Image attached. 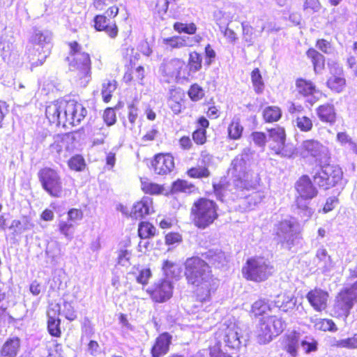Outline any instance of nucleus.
<instances>
[{
  "instance_id": "obj_28",
  "label": "nucleus",
  "mask_w": 357,
  "mask_h": 357,
  "mask_svg": "<svg viewBox=\"0 0 357 357\" xmlns=\"http://www.w3.org/2000/svg\"><path fill=\"white\" fill-rule=\"evenodd\" d=\"M274 304L282 312H290L296 308V301L294 296L286 292H281L277 295Z\"/></svg>"
},
{
  "instance_id": "obj_56",
  "label": "nucleus",
  "mask_w": 357,
  "mask_h": 357,
  "mask_svg": "<svg viewBox=\"0 0 357 357\" xmlns=\"http://www.w3.org/2000/svg\"><path fill=\"white\" fill-rule=\"evenodd\" d=\"M294 227V222L289 220H283L277 225L276 235L279 237L284 236L287 233L291 231Z\"/></svg>"
},
{
  "instance_id": "obj_21",
  "label": "nucleus",
  "mask_w": 357,
  "mask_h": 357,
  "mask_svg": "<svg viewBox=\"0 0 357 357\" xmlns=\"http://www.w3.org/2000/svg\"><path fill=\"white\" fill-rule=\"evenodd\" d=\"M300 342V333L296 331H292L284 335L282 344V349L291 357H297Z\"/></svg>"
},
{
  "instance_id": "obj_29",
  "label": "nucleus",
  "mask_w": 357,
  "mask_h": 357,
  "mask_svg": "<svg viewBox=\"0 0 357 357\" xmlns=\"http://www.w3.org/2000/svg\"><path fill=\"white\" fill-rule=\"evenodd\" d=\"M295 86L298 94L304 98L313 96L318 91L316 84L312 81L303 77L296 79Z\"/></svg>"
},
{
  "instance_id": "obj_61",
  "label": "nucleus",
  "mask_w": 357,
  "mask_h": 357,
  "mask_svg": "<svg viewBox=\"0 0 357 357\" xmlns=\"http://www.w3.org/2000/svg\"><path fill=\"white\" fill-rule=\"evenodd\" d=\"M103 120L109 126L115 124L116 122V115L114 108L107 107L105 109L103 113Z\"/></svg>"
},
{
  "instance_id": "obj_50",
  "label": "nucleus",
  "mask_w": 357,
  "mask_h": 357,
  "mask_svg": "<svg viewBox=\"0 0 357 357\" xmlns=\"http://www.w3.org/2000/svg\"><path fill=\"white\" fill-rule=\"evenodd\" d=\"M173 28L178 33H184L189 35L195 34L197 30V26L194 22L187 24L176 22L173 24Z\"/></svg>"
},
{
  "instance_id": "obj_26",
  "label": "nucleus",
  "mask_w": 357,
  "mask_h": 357,
  "mask_svg": "<svg viewBox=\"0 0 357 357\" xmlns=\"http://www.w3.org/2000/svg\"><path fill=\"white\" fill-rule=\"evenodd\" d=\"M72 139L69 133L56 135L53 142L50 145L51 153L59 155L63 151H70Z\"/></svg>"
},
{
  "instance_id": "obj_10",
  "label": "nucleus",
  "mask_w": 357,
  "mask_h": 357,
  "mask_svg": "<svg viewBox=\"0 0 357 357\" xmlns=\"http://www.w3.org/2000/svg\"><path fill=\"white\" fill-rule=\"evenodd\" d=\"M307 174H303L298 178L294 183V190L296 192V202L298 204L302 201H309L317 197L319 190Z\"/></svg>"
},
{
  "instance_id": "obj_18",
  "label": "nucleus",
  "mask_w": 357,
  "mask_h": 357,
  "mask_svg": "<svg viewBox=\"0 0 357 357\" xmlns=\"http://www.w3.org/2000/svg\"><path fill=\"white\" fill-rule=\"evenodd\" d=\"M324 149L328 151L318 139H307L302 142L300 146V153L303 158L317 160L321 156Z\"/></svg>"
},
{
  "instance_id": "obj_55",
  "label": "nucleus",
  "mask_w": 357,
  "mask_h": 357,
  "mask_svg": "<svg viewBox=\"0 0 357 357\" xmlns=\"http://www.w3.org/2000/svg\"><path fill=\"white\" fill-rule=\"evenodd\" d=\"M163 43L171 48H180L185 45V40L183 36H174L164 38Z\"/></svg>"
},
{
  "instance_id": "obj_45",
  "label": "nucleus",
  "mask_w": 357,
  "mask_h": 357,
  "mask_svg": "<svg viewBox=\"0 0 357 357\" xmlns=\"http://www.w3.org/2000/svg\"><path fill=\"white\" fill-rule=\"evenodd\" d=\"M162 271L166 276L171 278H178L181 273L180 268L177 264L168 259L163 261Z\"/></svg>"
},
{
  "instance_id": "obj_46",
  "label": "nucleus",
  "mask_w": 357,
  "mask_h": 357,
  "mask_svg": "<svg viewBox=\"0 0 357 357\" xmlns=\"http://www.w3.org/2000/svg\"><path fill=\"white\" fill-rule=\"evenodd\" d=\"M187 94L191 101L196 102L205 97V91L199 84L193 83L189 86Z\"/></svg>"
},
{
  "instance_id": "obj_17",
  "label": "nucleus",
  "mask_w": 357,
  "mask_h": 357,
  "mask_svg": "<svg viewBox=\"0 0 357 357\" xmlns=\"http://www.w3.org/2000/svg\"><path fill=\"white\" fill-rule=\"evenodd\" d=\"M172 335L168 332L160 333L155 339L151 349V357H164L170 351Z\"/></svg>"
},
{
  "instance_id": "obj_36",
  "label": "nucleus",
  "mask_w": 357,
  "mask_h": 357,
  "mask_svg": "<svg viewBox=\"0 0 357 357\" xmlns=\"http://www.w3.org/2000/svg\"><path fill=\"white\" fill-rule=\"evenodd\" d=\"M185 175L191 179L202 180L209 178L211 172L208 165H195L187 169Z\"/></svg>"
},
{
  "instance_id": "obj_49",
  "label": "nucleus",
  "mask_w": 357,
  "mask_h": 357,
  "mask_svg": "<svg viewBox=\"0 0 357 357\" xmlns=\"http://www.w3.org/2000/svg\"><path fill=\"white\" fill-rule=\"evenodd\" d=\"M144 67L139 66L135 69V75H132V71H126L123 76V80L126 83H129L132 81L141 82L144 78Z\"/></svg>"
},
{
  "instance_id": "obj_2",
  "label": "nucleus",
  "mask_w": 357,
  "mask_h": 357,
  "mask_svg": "<svg viewBox=\"0 0 357 357\" xmlns=\"http://www.w3.org/2000/svg\"><path fill=\"white\" fill-rule=\"evenodd\" d=\"M87 110L79 101L60 98L50 102L45 108V117L50 124L56 127H74L85 119Z\"/></svg>"
},
{
  "instance_id": "obj_22",
  "label": "nucleus",
  "mask_w": 357,
  "mask_h": 357,
  "mask_svg": "<svg viewBox=\"0 0 357 357\" xmlns=\"http://www.w3.org/2000/svg\"><path fill=\"white\" fill-rule=\"evenodd\" d=\"M316 114L319 121L324 123L333 125L337 121V112L333 104L326 102L316 108Z\"/></svg>"
},
{
  "instance_id": "obj_63",
  "label": "nucleus",
  "mask_w": 357,
  "mask_h": 357,
  "mask_svg": "<svg viewBox=\"0 0 357 357\" xmlns=\"http://www.w3.org/2000/svg\"><path fill=\"white\" fill-rule=\"evenodd\" d=\"M182 240V236L178 232L171 231L167 233L165 236V243L167 245L180 243Z\"/></svg>"
},
{
  "instance_id": "obj_60",
  "label": "nucleus",
  "mask_w": 357,
  "mask_h": 357,
  "mask_svg": "<svg viewBox=\"0 0 357 357\" xmlns=\"http://www.w3.org/2000/svg\"><path fill=\"white\" fill-rule=\"evenodd\" d=\"M242 33L243 40L248 43V45H251L253 43L252 36H253V27L245 22L241 23Z\"/></svg>"
},
{
  "instance_id": "obj_9",
  "label": "nucleus",
  "mask_w": 357,
  "mask_h": 357,
  "mask_svg": "<svg viewBox=\"0 0 357 357\" xmlns=\"http://www.w3.org/2000/svg\"><path fill=\"white\" fill-rule=\"evenodd\" d=\"M314 169L312 180L320 188L325 190L336 186L342 180L343 172L337 165L319 164Z\"/></svg>"
},
{
  "instance_id": "obj_62",
  "label": "nucleus",
  "mask_w": 357,
  "mask_h": 357,
  "mask_svg": "<svg viewBox=\"0 0 357 357\" xmlns=\"http://www.w3.org/2000/svg\"><path fill=\"white\" fill-rule=\"evenodd\" d=\"M228 186V183L218 182L212 183V190L213 194L219 199H222L224 197V192Z\"/></svg>"
},
{
  "instance_id": "obj_6",
  "label": "nucleus",
  "mask_w": 357,
  "mask_h": 357,
  "mask_svg": "<svg viewBox=\"0 0 357 357\" xmlns=\"http://www.w3.org/2000/svg\"><path fill=\"white\" fill-rule=\"evenodd\" d=\"M68 56L66 60L71 70L79 79L89 77L91 74V59L88 52L82 51V45L76 40L68 43Z\"/></svg>"
},
{
  "instance_id": "obj_8",
  "label": "nucleus",
  "mask_w": 357,
  "mask_h": 357,
  "mask_svg": "<svg viewBox=\"0 0 357 357\" xmlns=\"http://www.w3.org/2000/svg\"><path fill=\"white\" fill-rule=\"evenodd\" d=\"M37 176L43 190L51 197L60 198L66 194L60 172L50 167L40 168Z\"/></svg>"
},
{
  "instance_id": "obj_39",
  "label": "nucleus",
  "mask_w": 357,
  "mask_h": 357,
  "mask_svg": "<svg viewBox=\"0 0 357 357\" xmlns=\"http://www.w3.org/2000/svg\"><path fill=\"white\" fill-rule=\"evenodd\" d=\"M262 116L266 123L277 122L282 117V110L278 106H268L263 110Z\"/></svg>"
},
{
  "instance_id": "obj_40",
  "label": "nucleus",
  "mask_w": 357,
  "mask_h": 357,
  "mask_svg": "<svg viewBox=\"0 0 357 357\" xmlns=\"http://www.w3.org/2000/svg\"><path fill=\"white\" fill-rule=\"evenodd\" d=\"M250 79L255 92L257 94H261L264 91L265 83L261 71L258 68H255L252 70Z\"/></svg>"
},
{
  "instance_id": "obj_23",
  "label": "nucleus",
  "mask_w": 357,
  "mask_h": 357,
  "mask_svg": "<svg viewBox=\"0 0 357 357\" xmlns=\"http://www.w3.org/2000/svg\"><path fill=\"white\" fill-rule=\"evenodd\" d=\"M185 96L182 90L174 88L169 91L167 105L174 114H178L185 109Z\"/></svg>"
},
{
  "instance_id": "obj_11",
  "label": "nucleus",
  "mask_w": 357,
  "mask_h": 357,
  "mask_svg": "<svg viewBox=\"0 0 357 357\" xmlns=\"http://www.w3.org/2000/svg\"><path fill=\"white\" fill-rule=\"evenodd\" d=\"M329 76L326 80V86L335 93H340L347 86L343 66L337 61H332L328 64Z\"/></svg>"
},
{
  "instance_id": "obj_27",
  "label": "nucleus",
  "mask_w": 357,
  "mask_h": 357,
  "mask_svg": "<svg viewBox=\"0 0 357 357\" xmlns=\"http://www.w3.org/2000/svg\"><path fill=\"white\" fill-rule=\"evenodd\" d=\"M128 108L127 120L123 121L124 127L134 132L140 131L141 123L143 120L138 116V108L134 103H130Z\"/></svg>"
},
{
  "instance_id": "obj_31",
  "label": "nucleus",
  "mask_w": 357,
  "mask_h": 357,
  "mask_svg": "<svg viewBox=\"0 0 357 357\" xmlns=\"http://www.w3.org/2000/svg\"><path fill=\"white\" fill-rule=\"evenodd\" d=\"M224 341L226 344L232 349H238L241 346L240 337L238 328L234 324L227 325L224 328Z\"/></svg>"
},
{
  "instance_id": "obj_1",
  "label": "nucleus",
  "mask_w": 357,
  "mask_h": 357,
  "mask_svg": "<svg viewBox=\"0 0 357 357\" xmlns=\"http://www.w3.org/2000/svg\"><path fill=\"white\" fill-rule=\"evenodd\" d=\"M202 256L193 255L183 262V275L186 284L192 287V297L195 302L205 303L219 287L220 280L213 274L211 268H220L228 262L226 253L218 249H210Z\"/></svg>"
},
{
  "instance_id": "obj_30",
  "label": "nucleus",
  "mask_w": 357,
  "mask_h": 357,
  "mask_svg": "<svg viewBox=\"0 0 357 357\" xmlns=\"http://www.w3.org/2000/svg\"><path fill=\"white\" fill-rule=\"evenodd\" d=\"M197 190V187L193 183L184 178L176 179L172 183L170 186V192L172 194L184 193L191 195Z\"/></svg>"
},
{
  "instance_id": "obj_13",
  "label": "nucleus",
  "mask_w": 357,
  "mask_h": 357,
  "mask_svg": "<svg viewBox=\"0 0 357 357\" xmlns=\"http://www.w3.org/2000/svg\"><path fill=\"white\" fill-rule=\"evenodd\" d=\"M354 303L355 301L347 294V292L341 289L335 298L333 316L337 319H346L349 316Z\"/></svg>"
},
{
  "instance_id": "obj_51",
  "label": "nucleus",
  "mask_w": 357,
  "mask_h": 357,
  "mask_svg": "<svg viewBox=\"0 0 357 357\" xmlns=\"http://www.w3.org/2000/svg\"><path fill=\"white\" fill-rule=\"evenodd\" d=\"M296 126L297 128L303 132H309L314 127L312 120L305 115L296 117Z\"/></svg>"
},
{
  "instance_id": "obj_15",
  "label": "nucleus",
  "mask_w": 357,
  "mask_h": 357,
  "mask_svg": "<svg viewBox=\"0 0 357 357\" xmlns=\"http://www.w3.org/2000/svg\"><path fill=\"white\" fill-rule=\"evenodd\" d=\"M306 298L314 311L321 312L328 307L329 294L321 288L315 287L307 293Z\"/></svg>"
},
{
  "instance_id": "obj_44",
  "label": "nucleus",
  "mask_w": 357,
  "mask_h": 357,
  "mask_svg": "<svg viewBox=\"0 0 357 357\" xmlns=\"http://www.w3.org/2000/svg\"><path fill=\"white\" fill-rule=\"evenodd\" d=\"M34 227L31 218L29 215H23L22 220H13L9 228L10 229L18 230L19 231H24L32 229Z\"/></svg>"
},
{
  "instance_id": "obj_53",
  "label": "nucleus",
  "mask_w": 357,
  "mask_h": 357,
  "mask_svg": "<svg viewBox=\"0 0 357 357\" xmlns=\"http://www.w3.org/2000/svg\"><path fill=\"white\" fill-rule=\"evenodd\" d=\"M337 348H345L348 349H357V333L345 339L340 340L335 344Z\"/></svg>"
},
{
  "instance_id": "obj_3",
  "label": "nucleus",
  "mask_w": 357,
  "mask_h": 357,
  "mask_svg": "<svg viewBox=\"0 0 357 357\" xmlns=\"http://www.w3.org/2000/svg\"><path fill=\"white\" fill-rule=\"evenodd\" d=\"M271 311V305L264 298L257 300L251 305L250 314L259 318L256 337L260 344L270 342L284 331V321L275 315H270Z\"/></svg>"
},
{
  "instance_id": "obj_54",
  "label": "nucleus",
  "mask_w": 357,
  "mask_h": 357,
  "mask_svg": "<svg viewBox=\"0 0 357 357\" xmlns=\"http://www.w3.org/2000/svg\"><path fill=\"white\" fill-rule=\"evenodd\" d=\"M208 351L209 357H232L230 354L222 351V344L218 340L209 344Z\"/></svg>"
},
{
  "instance_id": "obj_32",
  "label": "nucleus",
  "mask_w": 357,
  "mask_h": 357,
  "mask_svg": "<svg viewBox=\"0 0 357 357\" xmlns=\"http://www.w3.org/2000/svg\"><path fill=\"white\" fill-rule=\"evenodd\" d=\"M306 56L310 60L313 70L316 73L323 70L325 68V56L314 47H310L306 51Z\"/></svg>"
},
{
  "instance_id": "obj_42",
  "label": "nucleus",
  "mask_w": 357,
  "mask_h": 357,
  "mask_svg": "<svg viewBox=\"0 0 357 357\" xmlns=\"http://www.w3.org/2000/svg\"><path fill=\"white\" fill-rule=\"evenodd\" d=\"M189 73H195L202 68V56L197 52H192L189 54L187 64Z\"/></svg>"
},
{
  "instance_id": "obj_7",
  "label": "nucleus",
  "mask_w": 357,
  "mask_h": 357,
  "mask_svg": "<svg viewBox=\"0 0 357 357\" xmlns=\"http://www.w3.org/2000/svg\"><path fill=\"white\" fill-rule=\"evenodd\" d=\"M274 267L262 256L249 257L241 268L243 277L248 281L260 283L273 275Z\"/></svg>"
},
{
  "instance_id": "obj_59",
  "label": "nucleus",
  "mask_w": 357,
  "mask_h": 357,
  "mask_svg": "<svg viewBox=\"0 0 357 357\" xmlns=\"http://www.w3.org/2000/svg\"><path fill=\"white\" fill-rule=\"evenodd\" d=\"M59 231L65 237L71 239L73 234V225L66 221H60L58 225Z\"/></svg>"
},
{
  "instance_id": "obj_34",
  "label": "nucleus",
  "mask_w": 357,
  "mask_h": 357,
  "mask_svg": "<svg viewBox=\"0 0 357 357\" xmlns=\"http://www.w3.org/2000/svg\"><path fill=\"white\" fill-rule=\"evenodd\" d=\"M244 127L239 118L234 117L228 124L227 138L230 140H238L243 134Z\"/></svg>"
},
{
  "instance_id": "obj_41",
  "label": "nucleus",
  "mask_w": 357,
  "mask_h": 357,
  "mask_svg": "<svg viewBox=\"0 0 357 357\" xmlns=\"http://www.w3.org/2000/svg\"><path fill=\"white\" fill-rule=\"evenodd\" d=\"M68 168L73 172H81L86 168V162L81 154L72 155L67 161Z\"/></svg>"
},
{
  "instance_id": "obj_48",
  "label": "nucleus",
  "mask_w": 357,
  "mask_h": 357,
  "mask_svg": "<svg viewBox=\"0 0 357 357\" xmlns=\"http://www.w3.org/2000/svg\"><path fill=\"white\" fill-rule=\"evenodd\" d=\"M314 327L316 329L323 332H336L337 331V327L335 322L332 319L327 318L318 319L314 324Z\"/></svg>"
},
{
  "instance_id": "obj_64",
  "label": "nucleus",
  "mask_w": 357,
  "mask_h": 357,
  "mask_svg": "<svg viewBox=\"0 0 357 357\" xmlns=\"http://www.w3.org/2000/svg\"><path fill=\"white\" fill-rule=\"evenodd\" d=\"M159 135V130L158 128L153 126L150 130H147L146 132L142 137L141 139L144 143H149L156 139Z\"/></svg>"
},
{
  "instance_id": "obj_47",
  "label": "nucleus",
  "mask_w": 357,
  "mask_h": 357,
  "mask_svg": "<svg viewBox=\"0 0 357 357\" xmlns=\"http://www.w3.org/2000/svg\"><path fill=\"white\" fill-rule=\"evenodd\" d=\"M117 88V82L116 79L107 80L102 84L101 96L105 102H109L112 97L113 92Z\"/></svg>"
},
{
  "instance_id": "obj_57",
  "label": "nucleus",
  "mask_w": 357,
  "mask_h": 357,
  "mask_svg": "<svg viewBox=\"0 0 357 357\" xmlns=\"http://www.w3.org/2000/svg\"><path fill=\"white\" fill-rule=\"evenodd\" d=\"M151 276L152 273L151 269L149 268H145L138 271V274L136 275L135 279L137 283L145 286L149 283Z\"/></svg>"
},
{
  "instance_id": "obj_33",
  "label": "nucleus",
  "mask_w": 357,
  "mask_h": 357,
  "mask_svg": "<svg viewBox=\"0 0 357 357\" xmlns=\"http://www.w3.org/2000/svg\"><path fill=\"white\" fill-rule=\"evenodd\" d=\"M33 48H29L28 50V59L31 64V70L41 66L45 62L46 59L49 56L50 50L48 49H37L36 52L33 53Z\"/></svg>"
},
{
  "instance_id": "obj_16",
  "label": "nucleus",
  "mask_w": 357,
  "mask_h": 357,
  "mask_svg": "<svg viewBox=\"0 0 357 357\" xmlns=\"http://www.w3.org/2000/svg\"><path fill=\"white\" fill-rule=\"evenodd\" d=\"M268 142L270 149L275 153L279 154L284 150L286 142V131L284 127L276 126L268 129Z\"/></svg>"
},
{
  "instance_id": "obj_35",
  "label": "nucleus",
  "mask_w": 357,
  "mask_h": 357,
  "mask_svg": "<svg viewBox=\"0 0 357 357\" xmlns=\"http://www.w3.org/2000/svg\"><path fill=\"white\" fill-rule=\"evenodd\" d=\"M141 190L144 194L151 195H160L163 194L165 187L150 181L148 178H140Z\"/></svg>"
},
{
  "instance_id": "obj_52",
  "label": "nucleus",
  "mask_w": 357,
  "mask_h": 357,
  "mask_svg": "<svg viewBox=\"0 0 357 357\" xmlns=\"http://www.w3.org/2000/svg\"><path fill=\"white\" fill-rule=\"evenodd\" d=\"M183 64V62L181 59H173L169 61L165 62L162 64V66L164 68V70L166 72L167 74L178 75L179 74L178 69L181 67V66Z\"/></svg>"
},
{
  "instance_id": "obj_37",
  "label": "nucleus",
  "mask_w": 357,
  "mask_h": 357,
  "mask_svg": "<svg viewBox=\"0 0 357 357\" xmlns=\"http://www.w3.org/2000/svg\"><path fill=\"white\" fill-rule=\"evenodd\" d=\"M50 310L47 312V329L49 334L54 337L59 338L61 337L62 331L61 328V319L50 314Z\"/></svg>"
},
{
  "instance_id": "obj_12",
  "label": "nucleus",
  "mask_w": 357,
  "mask_h": 357,
  "mask_svg": "<svg viewBox=\"0 0 357 357\" xmlns=\"http://www.w3.org/2000/svg\"><path fill=\"white\" fill-rule=\"evenodd\" d=\"M174 285L166 279H161L146 289V292L154 303H162L169 300L173 296Z\"/></svg>"
},
{
  "instance_id": "obj_19",
  "label": "nucleus",
  "mask_w": 357,
  "mask_h": 357,
  "mask_svg": "<svg viewBox=\"0 0 357 357\" xmlns=\"http://www.w3.org/2000/svg\"><path fill=\"white\" fill-rule=\"evenodd\" d=\"M154 212L153 199L149 197L144 196L139 200L134 203L130 213V216L136 220L142 219Z\"/></svg>"
},
{
  "instance_id": "obj_4",
  "label": "nucleus",
  "mask_w": 357,
  "mask_h": 357,
  "mask_svg": "<svg viewBox=\"0 0 357 357\" xmlns=\"http://www.w3.org/2000/svg\"><path fill=\"white\" fill-rule=\"evenodd\" d=\"M189 215L193 226L197 229L204 230L218 220L219 206L212 199L199 197L192 203Z\"/></svg>"
},
{
  "instance_id": "obj_43",
  "label": "nucleus",
  "mask_w": 357,
  "mask_h": 357,
  "mask_svg": "<svg viewBox=\"0 0 357 357\" xmlns=\"http://www.w3.org/2000/svg\"><path fill=\"white\" fill-rule=\"evenodd\" d=\"M29 43V48H33V53L31 54L34 56L37 49H47L46 46L48 43L47 37L43 33H35L31 36Z\"/></svg>"
},
{
  "instance_id": "obj_20",
  "label": "nucleus",
  "mask_w": 357,
  "mask_h": 357,
  "mask_svg": "<svg viewBox=\"0 0 357 357\" xmlns=\"http://www.w3.org/2000/svg\"><path fill=\"white\" fill-rule=\"evenodd\" d=\"M197 128L192 133V139L197 146H203L207 142V129L210 123L204 116H199L196 120Z\"/></svg>"
},
{
  "instance_id": "obj_24",
  "label": "nucleus",
  "mask_w": 357,
  "mask_h": 357,
  "mask_svg": "<svg viewBox=\"0 0 357 357\" xmlns=\"http://www.w3.org/2000/svg\"><path fill=\"white\" fill-rule=\"evenodd\" d=\"M22 348V340L19 337H10L0 348V357H17Z\"/></svg>"
},
{
  "instance_id": "obj_5",
  "label": "nucleus",
  "mask_w": 357,
  "mask_h": 357,
  "mask_svg": "<svg viewBox=\"0 0 357 357\" xmlns=\"http://www.w3.org/2000/svg\"><path fill=\"white\" fill-rule=\"evenodd\" d=\"M249 167L248 159L245 155H238L231 160L229 172L237 190H253L259 185V176L254 174Z\"/></svg>"
},
{
  "instance_id": "obj_14",
  "label": "nucleus",
  "mask_w": 357,
  "mask_h": 357,
  "mask_svg": "<svg viewBox=\"0 0 357 357\" xmlns=\"http://www.w3.org/2000/svg\"><path fill=\"white\" fill-rule=\"evenodd\" d=\"M151 165L157 175H167L175 169L174 157L171 153H158L153 157Z\"/></svg>"
},
{
  "instance_id": "obj_38",
  "label": "nucleus",
  "mask_w": 357,
  "mask_h": 357,
  "mask_svg": "<svg viewBox=\"0 0 357 357\" xmlns=\"http://www.w3.org/2000/svg\"><path fill=\"white\" fill-rule=\"evenodd\" d=\"M157 234L155 227L149 221H142L138 225L137 235L141 239L151 238Z\"/></svg>"
},
{
  "instance_id": "obj_58",
  "label": "nucleus",
  "mask_w": 357,
  "mask_h": 357,
  "mask_svg": "<svg viewBox=\"0 0 357 357\" xmlns=\"http://www.w3.org/2000/svg\"><path fill=\"white\" fill-rule=\"evenodd\" d=\"M101 29H100V32H105L111 39H116L119 36V26L114 20H113V22L109 25H105Z\"/></svg>"
},
{
  "instance_id": "obj_25",
  "label": "nucleus",
  "mask_w": 357,
  "mask_h": 357,
  "mask_svg": "<svg viewBox=\"0 0 357 357\" xmlns=\"http://www.w3.org/2000/svg\"><path fill=\"white\" fill-rule=\"evenodd\" d=\"M119 13V8L113 5L109 6L105 13L107 15V17L105 14H98L94 16L93 17V28L96 31L100 32L101 28L105 25H109L113 20L111 19L115 18Z\"/></svg>"
}]
</instances>
